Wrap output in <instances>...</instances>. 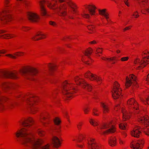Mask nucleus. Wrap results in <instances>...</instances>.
<instances>
[{"label":"nucleus","mask_w":149,"mask_h":149,"mask_svg":"<svg viewBox=\"0 0 149 149\" xmlns=\"http://www.w3.org/2000/svg\"><path fill=\"white\" fill-rule=\"evenodd\" d=\"M15 134L17 138L22 137L20 142L25 146L31 147L32 149H50V143L41 146L44 143L43 139L41 138L36 139L35 136L29 133L28 130L26 128H23L18 130Z\"/></svg>","instance_id":"obj_1"},{"label":"nucleus","mask_w":149,"mask_h":149,"mask_svg":"<svg viewBox=\"0 0 149 149\" xmlns=\"http://www.w3.org/2000/svg\"><path fill=\"white\" fill-rule=\"evenodd\" d=\"M63 95L69 99H71L74 97L73 94L77 91L75 84L69 81L65 80L62 84Z\"/></svg>","instance_id":"obj_2"},{"label":"nucleus","mask_w":149,"mask_h":149,"mask_svg":"<svg viewBox=\"0 0 149 149\" xmlns=\"http://www.w3.org/2000/svg\"><path fill=\"white\" fill-rule=\"evenodd\" d=\"M11 0H4V7L0 12V20L5 24L11 21L13 19L12 15L8 14L9 12L8 8L10 6Z\"/></svg>","instance_id":"obj_3"},{"label":"nucleus","mask_w":149,"mask_h":149,"mask_svg":"<svg viewBox=\"0 0 149 149\" xmlns=\"http://www.w3.org/2000/svg\"><path fill=\"white\" fill-rule=\"evenodd\" d=\"M143 58L141 60L139 58H135L134 63L135 64L139 65L136 68L137 70L141 69L145 67L148 64L149 61V52L148 50L144 51L142 54Z\"/></svg>","instance_id":"obj_4"},{"label":"nucleus","mask_w":149,"mask_h":149,"mask_svg":"<svg viewBox=\"0 0 149 149\" xmlns=\"http://www.w3.org/2000/svg\"><path fill=\"white\" fill-rule=\"evenodd\" d=\"M96 7L93 5L90 4L84 6V9L82 11L81 16L85 19H89L90 16H94L96 15Z\"/></svg>","instance_id":"obj_5"},{"label":"nucleus","mask_w":149,"mask_h":149,"mask_svg":"<svg viewBox=\"0 0 149 149\" xmlns=\"http://www.w3.org/2000/svg\"><path fill=\"white\" fill-rule=\"evenodd\" d=\"M128 108L132 111L131 113L134 114H138L140 111V105L134 98L129 99L127 102Z\"/></svg>","instance_id":"obj_6"},{"label":"nucleus","mask_w":149,"mask_h":149,"mask_svg":"<svg viewBox=\"0 0 149 149\" xmlns=\"http://www.w3.org/2000/svg\"><path fill=\"white\" fill-rule=\"evenodd\" d=\"M19 72L22 75L29 74L34 76L38 74V71L37 68L31 65H27L20 68L19 70Z\"/></svg>","instance_id":"obj_7"},{"label":"nucleus","mask_w":149,"mask_h":149,"mask_svg":"<svg viewBox=\"0 0 149 149\" xmlns=\"http://www.w3.org/2000/svg\"><path fill=\"white\" fill-rule=\"evenodd\" d=\"M39 99L38 97L33 95L27 99V103L30 106V112L32 114H35L38 111V108L34 105L38 102Z\"/></svg>","instance_id":"obj_8"},{"label":"nucleus","mask_w":149,"mask_h":149,"mask_svg":"<svg viewBox=\"0 0 149 149\" xmlns=\"http://www.w3.org/2000/svg\"><path fill=\"white\" fill-rule=\"evenodd\" d=\"M120 86V84L117 81H115L113 83L111 92L112 97L114 99L120 98L122 96V89Z\"/></svg>","instance_id":"obj_9"},{"label":"nucleus","mask_w":149,"mask_h":149,"mask_svg":"<svg viewBox=\"0 0 149 149\" xmlns=\"http://www.w3.org/2000/svg\"><path fill=\"white\" fill-rule=\"evenodd\" d=\"M0 73L6 78L13 79H17L19 78L17 71L16 70L8 71L5 69L0 70Z\"/></svg>","instance_id":"obj_10"},{"label":"nucleus","mask_w":149,"mask_h":149,"mask_svg":"<svg viewBox=\"0 0 149 149\" xmlns=\"http://www.w3.org/2000/svg\"><path fill=\"white\" fill-rule=\"evenodd\" d=\"M49 117V114L47 111H44L40 113V120L44 126L46 127L50 123L51 121Z\"/></svg>","instance_id":"obj_11"},{"label":"nucleus","mask_w":149,"mask_h":149,"mask_svg":"<svg viewBox=\"0 0 149 149\" xmlns=\"http://www.w3.org/2000/svg\"><path fill=\"white\" fill-rule=\"evenodd\" d=\"M84 77L91 81H96L99 84H100L102 81V79L101 77L93 74L89 71H88L85 73Z\"/></svg>","instance_id":"obj_12"},{"label":"nucleus","mask_w":149,"mask_h":149,"mask_svg":"<svg viewBox=\"0 0 149 149\" xmlns=\"http://www.w3.org/2000/svg\"><path fill=\"white\" fill-rule=\"evenodd\" d=\"M137 78L136 76L132 74L127 76L125 79V86L126 88L130 87L133 84L135 85L137 84Z\"/></svg>","instance_id":"obj_13"},{"label":"nucleus","mask_w":149,"mask_h":149,"mask_svg":"<svg viewBox=\"0 0 149 149\" xmlns=\"http://www.w3.org/2000/svg\"><path fill=\"white\" fill-rule=\"evenodd\" d=\"M87 142L88 149H102V145L97 143L95 139L89 138Z\"/></svg>","instance_id":"obj_14"},{"label":"nucleus","mask_w":149,"mask_h":149,"mask_svg":"<svg viewBox=\"0 0 149 149\" xmlns=\"http://www.w3.org/2000/svg\"><path fill=\"white\" fill-rule=\"evenodd\" d=\"M144 142L143 139H139L136 141H132L130 143V147L133 149H142Z\"/></svg>","instance_id":"obj_15"},{"label":"nucleus","mask_w":149,"mask_h":149,"mask_svg":"<svg viewBox=\"0 0 149 149\" xmlns=\"http://www.w3.org/2000/svg\"><path fill=\"white\" fill-rule=\"evenodd\" d=\"M45 3H46V1L44 0H40L39 1L40 14L42 16L49 17L50 15L48 14L47 9L45 6Z\"/></svg>","instance_id":"obj_16"},{"label":"nucleus","mask_w":149,"mask_h":149,"mask_svg":"<svg viewBox=\"0 0 149 149\" xmlns=\"http://www.w3.org/2000/svg\"><path fill=\"white\" fill-rule=\"evenodd\" d=\"M34 120L32 117H28L24 119L22 125L24 127H30L34 125Z\"/></svg>","instance_id":"obj_17"},{"label":"nucleus","mask_w":149,"mask_h":149,"mask_svg":"<svg viewBox=\"0 0 149 149\" xmlns=\"http://www.w3.org/2000/svg\"><path fill=\"white\" fill-rule=\"evenodd\" d=\"M27 17L30 21L33 22H37L40 19L39 16L36 13L33 12L27 13Z\"/></svg>","instance_id":"obj_18"},{"label":"nucleus","mask_w":149,"mask_h":149,"mask_svg":"<svg viewBox=\"0 0 149 149\" xmlns=\"http://www.w3.org/2000/svg\"><path fill=\"white\" fill-rule=\"evenodd\" d=\"M137 121L146 126L149 125V117L147 115L140 114L138 116Z\"/></svg>","instance_id":"obj_19"},{"label":"nucleus","mask_w":149,"mask_h":149,"mask_svg":"<svg viewBox=\"0 0 149 149\" xmlns=\"http://www.w3.org/2000/svg\"><path fill=\"white\" fill-rule=\"evenodd\" d=\"M51 141L53 146L56 148H58L61 146L62 139L61 137L53 136L52 137Z\"/></svg>","instance_id":"obj_20"},{"label":"nucleus","mask_w":149,"mask_h":149,"mask_svg":"<svg viewBox=\"0 0 149 149\" xmlns=\"http://www.w3.org/2000/svg\"><path fill=\"white\" fill-rule=\"evenodd\" d=\"M74 81L77 85H81L82 87H85L86 86V81L84 79L80 76H76L74 78Z\"/></svg>","instance_id":"obj_21"},{"label":"nucleus","mask_w":149,"mask_h":149,"mask_svg":"<svg viewBox=\"0 0 149 149\" xmlns=\"http://www.w3.org/2000/svg\"><path fill=\"white\" fill-rule=\"evenodd\" d=\"M46 37L47 35L45 33L41 31H38L32 37L31 39L33 40L37 41L45 38Z\"/></svg>","instance_id":"obj_22"},{"label":"nucleus","mask_w":149,"mask_h":149,"mask_svg":"<svg viewBox=\"0 0 149 149\" xmlns=\"http://www.w3.org/2000/svg\"><path fill=\"white\" fill-rule=\"evenodd\" d=\"M139 1L143 5L149 6V0H139ZM141 13L144 14L149 15V7L142 10Z\"/></svg>","instance_id":"obj_23"},{"label":"nucleus","mask_w":149,"mask_h":149,"mask_svg":"<svg viewBox=\"0 0 149 149\" xmlns=\"http://www.w3.org/2000/svg\"><path fill=\"white\" fill-rule=\"evenodd\" d=\"M141 134V131L139 130V127L137 126L135 127L130 132L131 135L136 138H139Z\"/></svg>","instance_id":"obj_24"},{"label":"nucleus","mask_w":149,"mask_h":149,"mask_svg":"<svg viewBox=\"0 0 149 149\" xmlns=\"http://www.w3.org/2000/svg\"><path fill=\"white\" fill-rule=\"evenodd\" d=\"M108 145L111 147L116 146L117 145L116 137L115 136H111L109 137L108 140Z\"/></svg>","instance_id":"obj_25"},{"label":"nucleus","mask_w":149,"mask_h":149,"mask_svg":"<svg viewBox=\"0 0 149 149\" xmlns=\"http://www.w3.org/2000/svg\"><path fill=\"white\" fill-rule=\"evenodd\" d=\"M13 84L12 83L4 82L1 83L0 87L2 89L6 90L13 88Z\"/></svg>","instance_id":"obj_26"},{"label":"nucleus","mask_w":149,"mask_h":149,"mask_svg":"<svg viewBox=\"0 0 149 149\" xmlns=\"http://www.w3.org/2000/svg\"><path fill=\"white\" fill-rule=\"evenodd\" d=\"M121 111L123 113V120H128L130 118L131 115L130 113H128L125 108L122 107Z\"/></svg>","instance_id":"obj_27"},{"label":"nucleus","mask_w":149,"mask_h":149,"mask_svg":"<svg viewBox=\"0 0 149 149\" xmlns=\"http://www.w3.org/2000/svg\"><path fill=\"white\" fill-rule=\"evenodd\" d=\"M8 98L4 96H0V111H2L5 109V106L4 104L5 102H6Z\"/></svg>","instance_id":"obj_28"},{"label":"nucleus","mask_w":149,"mask_h":149,"mask_svg":"<svg viewBox=\"0 0 149 149\" xmlns=\"http://www.w3.org/2000/svg\"><path fill=\"white\" fill-rule=\"evenodd\" d=\"M84 135L82 133H80L74 137L72 138L73 141H76L78 143L81 142L85 138Z\"/></svg>","instance_id":"obj_29"},{"label":"nucleus","mask_w":149,"mask_h":149,"mask_svg":"<svg viewBox=\"0 0 149 149\" xmlns=\"http://www.w3.org/2000/svg\"><path fill=\"white\" fill-rule=\"evenodd\" d=\"M99 13L100 15L104 17L107 20L108 23H109L110 21L109 18V15L106 12V9H99Z\"/></svg>","instance_id":"obj_30"},{"label":"nucleus","mask_w":149,"mask_h":149,"mask_svg":"<svg viewBox=\"0 0 149 149\" xmlns=\"http://www.w3.org/2000/svg\"><path fill=\"white\" fill-rule=\"evenodd\" d=\"M101 107L103 108V112L104 113H108L109 111V107L108 104L105 102H101L100 103Z\"/></svg>","instance_id":"obj_31"},{"label":"nucleus","mask_w":149,"mask_h":149,"mask_svg":"<svg viewBox=\"0 0 149 149\" xmlns=\"http://www.w3.org/2000/svg\"><path fill=\"white\" fill-rule=\"evenodd\" d=\"M111 127L109 129L106 130L104 131L102 134L103 135H106L109 133H115L116 131V128L115 126L112 125V123L111 124Z\"/></svg>","instance_id":"obj_32"},{"label":"nucleus","mask_w":149,"mask_h":149,"mask_svg":"<svg viewBox=\"0 0 149 149\" xmlns=\"http://www.w3.org/2000/svg\"><path fill=\"white\" fill-rule=\"evenodd\" d=\"M16 36L15 34L13 33H7L4 34L1 36L2 38L5 39H10L15 38Z\"/></svg>","instance_id":"obj_33"},{"label":"nucleus","mask_w":149,"mask_h":149,"mask_svg":"<svg viewBox=\"0 0 149 149\" xmlns=\"http://www.w3.org/2000/svg\"><path fill=\"white\" fill-rule=\"evenodd\" d=\"M118 60L117 59L116 56H114L108 59V61L111 62L112 64H116L118 61Z\"/></svg>","instance_id":"obj_34"},{"label":"nucleus","mask_w":149,"mask_h":149,"mask_svg":"<svg viewBox=\"0 0 149 149\" xmlns=\"http://www.w3.org/2000/svg\"><path fill=\"white\" fill-rule=\"evenodd\" d=\"M87 28L90 31V33H94L96 31L95 26L94 25H88Z\"/></svg>","instance_id":"obj_35"},{"label":"nucleus","mask_w":149,"mask_h":149,"mask_svg":"<svg viewBox=\"0 0 149 149\" xmlns=\"http://www.w3.org/2000/svg\"><path fill=\"white\" fill-rule=\"evenodd\" d=\"M112 123V121H110L109 123L103 124L100 127L101 129H106L111 127V124Z\"/></svg>","instance_id":"obj_36"},{"label":"nucleus","mask_w":149,"mask_h":149,"mask_svg":"<svg viewBox=\"0 0 149 149\" xmlns=\"http://www.w3.org/2000/svg\"><path fill=\"white\" fill-rule=\"evenodd\" d=\"M89 122L90 124L94 126H97L99 124L98 121L95 119H90Z\"/></svg>","instance_id":"obj_37"},{"label":"nucleus","mask_w":149,"mask_h":149,"mask_svg":"<svg viewBox=\"0 0 149 149\" xmlns=\"http://www.w3.org/2000/svg\"><path fill=\"white\" fill-rule=\"evenodd\" d=\"M37 132L39 136L41 137H44L46 134L45 132L41 129H38Z\"/></svg>","instance_id":"obj_38"},{"label":"nucleus","mask_w":149,"mask_h":149,"mask_svg":"<svg viewBox=\"0 0 149 149\" xmlns=\"http://www.w3.org/2000/svg\"><path fill=\"white\" fill-rule=\"evenodd\" d=\"M100 113L98 108L96 107L93 108L92 111V114L93 115L97 116H98Z\"/></svg>","instance_id":"obj_39"},{"label":"nucleus","mask_w":149,"mask_h":149,"mask_svg":"<svg viewBox=\"0 0 149 149\" xmlns=\"http://www.w3.org/2000/svg\"><path fill=\"white\" fill-rule=\"evenodd\" d=\"M103 49L102 48L98 47L96 49L95 54L97 56H100L102 54Z\"/></svg>","instance_id":"obj_40"},{"label":"nucleus","mask_w":149,"mask_h":149,"mask_svg":"<svg viewBox=\"0 0 149 149\" xmlns=\"http://www.w3.org/2000/svg\"><path fill=\"white\" fill-rule=\"evenodd\" d=\"M119 127L120 129L126 130L127 127V125L125 123H121L119 124Z\"/></svg>","instance_id":"obj_41"},{"label":"nucleus","mask_w":149,"mask_h":149,"mask_svg":"<svg viewBox=\"0 0 149 149\" xmlns=\"http://www.w3.org/2000/svg\"><path fill=\"white\" fill-rule=\"evenodd\" d=\"M54 122L55 125H59L60 124L61 121L59 118L56 117L54 118Z\"/></svg>","instance_id":"obj_42"},{"label":"nucleus","mask_w":149,"mask_h":149,"mask_svg":"<svg viewBox=\"0 0 149 149\" xmlns=\"http://www.w3.org/2000/svg\"><path fill=\"white\" fill-rule=\"evenodd\" d=\"M148 92L149 93V94L145 100L143 99H141V100L145 105H149V90L148 91Z\"/></svg>","instance_id":"obj_43"},{"label":"nucleus","mask_w":149,"mask_h":149,"mask_svg":"<svg viewBox=\"0 0 149 149\" xmlns=\"http://www.w3.org/2000/svg\"><path fill=\"white\" fill-rule=\"evenodd\" d=\"M93 52V49L91 48H88L84 52V54L85 55L88 56L90 55Z\"/></svg>","instance_id":"obj_44"},{"label":"nucleus","mask_w":149,"mask_h":149,"mask_svg":"<svg viewBox=\"0 0 149 149\" xmlns=\"http://www.w3.org/2000/svg\"><path fill=\"white\" fill-rule=\"evenodd\" d=\"M48 67L50 70H54L57 68V66L55 64L50 63L49 64Z\"/></svg>","instance_id":"obj_45"},{"label":"nucleus","mask_w":149,"mask_h":149,"mask_svg":"<svg viewBox=\"0 0 149 149\" xmlns=\"http://www.w3.org/2000/svg\"><path fill=\"white\" fill-rule=\"evenodd\" d=\"M86 84L85 87H82V88L87 90L88 91H91L93 88L91 84H88L86 82Z\"/></svg>","instance_id":"obj_46"},{"label":"nucleus","mask_w":149,"mask_h":149,"mask_svg":"<svg viewBox=\"0 0 149 149\" xmlns=\"http://www.w3.org/2000/svg\"><path fill=\"white\" fill-rule=\"evenodd\" d=\"M5 56L9 58H12L13 59H16L17 58L16 56L15 55V53L13 54H7L5 55Z\"/></svg>","instance_id":"obj_47"},{"label":"nucleus","mask_w":149,"mask_h":149,"mask_svg":"<svg viewBox=\"0 0 149 149\" xmlns=\"http://www.w3.org/2000/svg\"><path fill=\"white\" fill-rule=\"evenodd\" d=\"M139 16L138 12L137 10L133 12L132 15V17L133 18H138Z\"/></svg>","instance_id":"obj_48"},{"label":"nucleus","mask_w":149,"mask_h":149,"mask_svg":"<svg viewBox=\"0 0 149 149\" xmlns=\"http://www.w3.org/2000/svg\"><path fill=\"white\" fill-rule=\"evenodd\" d=\"M84 124V122L82 121L79 122L77 124V128L79 130H80L81 129L82 126Z\"/></svg>","instance_id":"obj_49"},{"label":"nucleus","mask_w":149,"mask_h":149,"mask_svg":"<svg viewBox=\"0 0 149 149\" xmlns=\"http://www.w3.org/2000/svg\"><path fill=\"white\" fill-rule=\"evenodd\" d=\"M25 54L24 52H18L15 53V55L17 56H23Z\"/></svg>","instance_id":"obj_50"},{"label":"nucleus","mask_w":149,"mask_h":149,"mask_svg":"<svg viewBox=\"0 0 149 149\" xmlns=\"http://www.w3.org/2000/svg\"><path fill=\"white\" fill-rule=\"evenodd\" d=\"M87 59V61H86V62L85 63L86 64L90 65L93 62V61L90 58L88 57Z\"/></svg>","instance_id":"obj_51"},{"label":"nucleus","mask_w":149,"mask_h":149,"mask_svg":"<svg viewBox=\"0 0 149 149\" xmlns=\"http://www.w3.org/2000/svg\"><path fill=\"white\" fill-rule=\"evenodd\" d=\"M21 29L22 31H26L30 30L31 28L29 26H22Z\"/></svg>","instance_id":"obj_52"},{"label":"nucleus","mask_w":149,"mask_h":149,"mask_svg":"<svg viewBox=\"0 0 149 149\" xmlns=\"http://www.w3.org/2000/svg\"><path fill=\"white\" fill-rule=\"evenodd\" d=\"M120 103H118L115 105L114 108V109L115 111H118L120 109Z\"/></svg>","instance_id":"obj_53"},{"label":"nucleus","mask_w":149,"mask_h":149,"mask_svg":"<svg viewBox=\"0 0 149 149\" xmlns=\"http://www.w3.org/2000/svg\"><path fill=\"white\" fill-rule=\"evenodd\" d=\"M129 59L128 56L122 57L120 59V61L121 62H125L127 61Z\"/></svg>","instance_id":"obj_54"},{"label":"nucleus","mask_w":149,"mask_h":149,"mask_svg":"<svg viewBox=\"0 0 149 149\" xmlns=\"http://www.w3.org/2000/svg\"><path fill=\"white\" fill-rule=\"evenodd\" d=\"M76 146L79 148H83L85 147V143H82L81 144L77 143Z\"/></svg>","instance_id":"obj_55"},{"label":"nucleus","mask_w":149,"mask_h":149,"mask_svg":"<svg viewBox=\"0 0 149 149\" xmlns=\"http://www.w3.org/2000/svg\"><path fill=\"white\" fill-rule=\"evenodd\" d=\"M90 110V108L88 107H86L84 108V113L85 114H88Z\"/></svg>","instance_id":"obj_56"},{"label":"nucleus","mask_w":149,"mask_h":149,"mask_svg":"<svg viewBox=\"0 0 149 149\" xmlns=\"http://www.w3.org/2000/svg\"><path fill=\"white\" fill-rule=\"evenodd\" d=\"M86 55H83L82 56H81V60L82 61L84 62V63L86 62V61H87V59L88 58V57H87Z\"/></svg>","instance_id":"obj_57"},{"label":"nucleus","mask_w":149,"mask_h":149,"mask_svg":"<svg viewBox=\"0 0 149 149\" xmlns=\"http://www.w3.org/2000/svg\"><path fill=\"white\" fill-rule=\"evenodd\" d=\"M49 24L53 26H55L57 25V24L55 22L51 21L49 22Z\"/></svg>","instance_id":"obj_58"},{"label":"nucleus","mask_w":149,"mask_h":149,"mask_svg":"<svg viewBox=\"0 0 149 149\" xmlns=\"http://www.w3.org/2000/svg\"><path fill=\"white\" fill-rule=\"evenodd\" d=\"M123 2L128 7H130V4L129 1V0H123Z\"/></svg>","instance_id":"obj_59"},{"label":"nucleus","mask_w":149,"mask_h":149,"mask_svg":"<svg viewBox=\"0 0 149 149\" xmlns=\"http://www.w3.org/2000/svg\"><path fill=\"white\" fill-rule=\"evenodd\" d=\"M55 131L57 132H61V127L60 126L56 127L54 128Z\"/></svg>","instance_id":"obj_60"},{"label":"nucleus","mask_w":149,"mask_h":149,"mask_svg":"<svg viewBox=\"0 0 149 149\" xmlns=\"http://www.w3.org/2000/svg\"><path fill=\"white\" fill-rule=\"evenodd\" d=\"M132 28V26H127L124 29H123V31L124 32H125L127 31L128 30Z\"/></svg>","instance_id":"obj_61"},{"label":"nucleus","mask_w":149,"mask_h":149,"mask_svg":"<svg viewBox=\"0 0 149 149\" xmlns=\"http://www.w3.org/2000/svg\"><path fill=\"white\" fill-rule=\"evenodd\" d=\"M146 83L149 84V73L147 75L145 79Z\"/></svg>","instance_id":"obj_62"},{"label":"nucleus","mask_w":149,"mask_h":149,"mask_svg":"<svg viewBox=\"0 0 149 149\" xmlns=\"http://www.w3.org/2000/svg\"><path fill=\"white\" fill-rule=\"evenodd\" d=\"M119 143L120 145L124 144L125 143V141L120 138L119 139Z\"/></svg>","instance_id":"obj_63"},{"label":"nucleus","mask_w":149,"mask_h":149,"mask_svg":"<svg viewBox=\"0 0 149 149\" xmlns=\"http://www.w3.org/2000/svg\"><path fill=\"white\" fill-rule=\"evenodd\" d=\"M144 132L147 135L149 136V128L144 131Z\"/></svg>","instance_id":"obj_64"}]
</instances>
